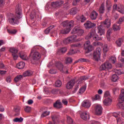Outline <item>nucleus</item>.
Returning <instances> with one entry per match:
<instances>
[{"label":"nucleus","mask_w":124,"mask_h":124,"mask_svg":"<svg viewBox=\"0 0 124 124\" xmlns=\"http://www.w3.org/2000/svg\"><path fill=\"white\" fill-rule=\"evenodd\" d=\"M21 18H22V10L18 9L17 11L16 12L15 16L10 17L8 19V22L13 26L18 25L19 24V19H21Z\"/></svg>","instance_id":"f257e3e1"},{"label":"nucleus","mask_w":124,"mask_h":124,"mask_svg":"<svg viewBox=\"0 0 124 124\" xmlns=\"http://www.w3.org/2000/svg\"><path fill=\"white\" fill-rule=\"evenodd\" d=\"M62 27H65L66 29L62 30L61 31L62 33L65 34L68 33L71 31V28L74 27V21L73 20L68 21L66 20L62 22Z\"/></svg>","instance_id":"f03ea898"},{"label":"nucleus","mask_w":124,"mask_h":124,"mask_svg":"<svg viewBox=\"0 0 124 124\" xmlns=\"http://www.w3.org/2000/svg\"><path fill=\"white\" fill-rule=\"evenodd\" d=\"M87 39H92L95 41L97 40H102V37H99V36L96 33L95 29H93L91 30L88 35L86 36Z\"/></svg>","instance_id":"7ed1b4c3"},{"label":"nucleus","mask_w":124,"mask_h":124,"mask_svg":"<svg viewBox=\"0 0 124 124\" xmlns=\"http://www.w3.org/2000/svg\"><path fill=\"white\" fill-rule=\"evenodd\" d=\"M80 40L79 39H77V36L76 35H73L64 39L63 42L64 44L66 45L67 44H69V43H73V42L80 41Z\"/></svg>","instance_id":"20e7f679"},{"label":"nucleus","mask_w":124,"mask_h":124,"mask_svg":"<svg viewBox=\"0 0 124 124\" xmlns=\"http://www.w3.org/2000/svg\"><path fill=\"white\" fill-rule=\"evenodd\" d=\"M71 33L73 34H77L78 36H81L84 34V30L82 28L77 26L73 29Z\"/></svg>","instance_id":"39448f33"},{"label":"nucleus","mask_w":124,"mask_h":124,"mask_svg":"<svg viewBox=\"0 0 124 124\" xmlns=\"http://www.w3.org/2000/svg\"><path fill=\"white\" fill-rule=\"evenodd\" d=\"M55 65L56 67L60 70L61 72H62V73L68 74V69H67V68L63 67V65L61 62H56Z\"/></svg>","instance_id":"423d86ee"},{"label":"nucleus","mask_w":124,"mask_h":124,"mask_svg":"<svg viewBox=\"0 0 124 124\" xmlns=\"http://www.w3.org/2000/svg\"><path fill=\"white\" fill-rule=\"evenodd\" d=\"M94 110L95 111V115L97 116H100L102 114V110H103V108L100 105H95L94 106Z\"/></svg>","instance_id":"0eeeda50"},{"label":"nucleus","mask_w":124,"mask_h":124,"mask_svg":"<svg viewBox=\"0 0 124 124\" xmlns=\"http://www.w3.org/2000/svg\"><path fill=\"white\" fill-rule=\"evenodd\" d=\"M112 68V64L108 62H106L102 64L99 68L100 70H107V69H111Z\"/></svg>","instance_id":"6e6552de"},{"label":"nucleus","mask_w":124,"mask_h":124,"mask_svg":"<svg viewBox=\"0 0 124 124\" xmlns=\"http://www.w3.org/2000/svg\"><path fill=\"white\" fill-rule=\"evenodd\" d=\"M113 9H116L117 11L121 13L122 14H124V5L119 4H114L113 6Z\"/></svg>","instance_id":"1a4fd4ad"},{"label":"nucleus","mask_w":124,"mask_h":124,"mask_svg":"<svg viewBox=\"0 0 124 124\" xmlns=\"http://www.w3.org/2000/svg\"><path fill=\"white\" fill-rule=\"evenodd\" d=\"M84 49L88 51L86 53H90V52H92V51L93 50V46L91 45V42H90V41H87L84 44Z\"/></svg>","instance_id":"9d476101"},{"label":"nucleus","mask_w":124,"mask_h":124,"mask_svg":"<svg viewBox=\"0 0 124 124\" xmlns=\"http://www.w3.org/2000/svg\"><path fill=\"white\" fill-rule=\"evenodd\" d=\"M9 51L10 53H12V56L13 57L14 60L16 61L18 59V55H17L18 49L15 47H10Z\"/></svg>","instance_id":"9b49d317"},{"label":"nucleus","mask_w":124,"mask_h":124,"mask_svg":"<svg viewBox=\"0 0 124 124\" xmlns=\"http://www.w3.org/2000/svg\"><path fill=\"white\" fill-rule=\"evenodd\" d=\"M105 27L102 25H100L97 27V33L101 36L105 34Z\"/></svg>","instance_id":"f8f14e48"},{"label":"nucleus","mask_w":124,"mask_h":124,"mask_svg":"<svg viewBox=\"0 0 124 124\" xmlns=\"http://www.w3.org/2000/svg\"><path fill=\"white\" fill-rule=\"evenodd\" d=\"M63 4V1L59 0L56 2H52L51 3V6L53 7V8H59L60 6H62Z\"/></svg>","instance_id":"ddd939ff"},{"label":"nucleus","mask_w":124,"mask_h":124,"mask_svg":"<svg viewBox=\"0 0 124 124\" xmlns=\"http://www.w3.org/2000/svg\"><path fill=\"white\" fill-rule=\"evenodd\" d=\"M101 25L108 29L111 27V20L109 19H106L104 21L101 22Z\"/></svg>","instance_id":"4468645a"},{"label":"nucleus","mask_w":124,"mask_h":124,"mask_svg":"<svg viewBox=\"0 0 124 124\" xmlns=\"http://www.w3.org/2000/svg\"><path fill=\"white\" fill-rule=\"evenodd\" d=\"M75 84V80L74 79L71 80L66 85V89H67L68 90H70L71 89H72L74 86Z\"/></svg>","instance_id":"2eb2a0df"},{"label":"nucleus","mask_w":124,"mask_h":124,"mask_svg":"<svg viewBox=\"0 0 124 124\" xmlns=\"http://www.w3.org/2000/svg\"><path fill=\"white\" fill-rule=\"evenodd\" d=\"M96 26V24L95 23H92L91 21H87L84 24L85 28L86 29H92V28H93V27H95Z\"/></svg>","instance_id":"dca6fc26"},{"label":"nucleus","mask_w":124,"mask_h":124,"mask_svg":"<svg viewBox=\"0 0 124 124\" xmlns=\"http://www.w3.org/2000/svg\"><path fill=\"white\" fill-rule=\"evenodd\" d=\"M81 118L84 121H87L90 119V113L87 111L83 112L81 114Z\"/></svg>","instance_id":"f3484780"},{"label":"nucleus","mask_w":124,"mask_h":124,"mask_svg":"<svg viewBox=\"0 0 124 124\" xmlns=\"http://www.w3.org/2000/svg\"><path fill=\"white\" fill-rule=\"evenodd\" d=\"M54 26H51L48 28H47L45 31V33L46 34H48L49 32H51L52 34H56V31L54 32Z\"/></svg>","instance_id":"a211bd4d"},{"label":"nucleus","mask_w":124,"mask_h":124,"mask_svg":"<svg viewBox=\"0 0 124 124\" xmlns=\"http://www.w3.org/2000/svg\"><path fill=\"white\" fill-rule=\"evenodd\" d=\"M103 103L105 106H110L112 103V98H107L104 99L103 101Z\"/></svg>","instance_id":"6ab92c4d"},{"label":"nucleus","mask_w":124,"mask_h":124,"mask_svg":"<svg viewBox=\"0 0 124 124\" xmlns=\"http://www.w3.org/2000/svg\"><path fill=\"white\" fill-rule=\"evenodd\" d=\"M98 16V14L95 11H93L90 14V18L92 20H96Z\"/></svg>","instance_id":"aec40b11"},{"label":"nucleus","mask_w":124,"mask_h":124,"mask_svg":"<svg viewBox=\"0 0 124 124\" xmlns=\"http://www.w3.org/2000/svg\"><path fill=\"white\" fill-rule=\"evenodd\" d=\"M106 7L107 8V10H110L112 8V2H111V0H106Z\"/></svg>","instance_id":"412c9836"},{"label":"nucleus","mask_w":124,"mask_h":124,"mask_svg":"<svg viewBox=\"0 0 124 124\" xmlns=\"http://www.w3.org/2000/svg\"><path fill=\"white\" fill-rule=\"evenodd\" d=\"M82 106L85 108H90L91 107V102L89 100L84 101L82 103Z\"/></svg>","instance_id":"4be33fe9"},{"label":"nucleus","mask_w":124,"mask_h":124,"mask_svg":"<svg viewBox=\"0 0 124 124\" xmlns=\"http://www.w3.org/2000/svg\"><path fill=\"white\" fill-rule=\"evenodd\" d=\"M32 59L34 61L39 60L40 59V54L38 52H35L32 56Z\"/></svg>","instance_id":"5701e85b"},{"label":"nucleus","mask_w":124,"mask_h":124,"mask_svg":"<svg viewBox=\"0 0 124 124\" xmlns=\"http://www.w3.org/2000/svg\"><path fill=\"white\" fill-rule=\"evenodd\" d=\"M66 51H67L66 47L61 48L58 50L57 52V55H62V54H64Z\"/></svg>","instance_id":"b1692460"},{"label":"nucleus","mask_w":124,"mask_h":124,"mask_svg":"<svg viewBox=\"0 0 124 124\" xmlns=\"http://www.w3.org/2000/svg\"><path fill=\"white\" fill-rule=\"evenodd\" d=\"M53 106L55 108H56L57 109H60V108H62V105L60 101H57L56 103L54 104Z\"/></svg>","instance_id":"393cba45"},{"label":"nucleus","mask_w":124,"mask_h":124,"mask_svg":"<svg viewBox=\"0 0 124 124\" xmlns=\"http://www.w3.org/2000/svg\"><path fill=\"white\" fill-rule=\"evenodd\" d=\"M119 101H124V89H122L121 91V93L119 97Z\"/></svg>","instance_id":"a878e982"},{"label":"nucleus","mask_w":124,"mask_h":124,"mask_svg":"<svg viewBox=\"0 0 124 124\" xmlns=\"http://www.w3.org/2000/svg\"><path fill=\"white\" fill-rule=\"evenodd\" d=\"M113 31H117L121 30V26H120L119 23H115L113 26Z\"/></svg>","instance_id":"bb28decb"},{"label":"nucleus","mask_w":124,"mask_h":124,"mask_svg":"<svg viewBox=\"0 0 124 124\" xmlns=\"http://www.w3.org/2000/svg\"><path fill=\"white\" fill-rule=\"evenodd\" d=\"M16 67L18 69H23L25 67V62H21L16 64Z\"/></svg>","instance_id":"cd10ccee"},{"label":"nucleus","mask_w":124,"mask_h":124,"mask_svg":"<svg viewBox=\"0 0 124 124\" xmlns=\"http://www.w3.org/2000/svg\"><path fill=\"white\" fill-rule=\"evenodd\" d=\"M31 75H32V71H31V70L27 71L25 72L24 73H23V76L24 77H27L28 76H31Z\"/></svg>","instance_id":"c85d7f7f"},{"label":"nucleus","mask_w":124,"mask_h":124,"mask_svg":"<svg viewBox=\"0 0 124 124\" xmlns=\"http://www.w3.org/2000/svg\"><path fill=\"white\" fill-rule=\"evenodd\" d=\"M93 58L94 60H95V61H96L97 62H98V61L100 60V56L96 52H94V51L93 53Z\"/></svg>","instance_id":"c756f323"},{"label":"nucleus","mask_w":124,"mask_h":124,"mask_svg":"<svg viewBox=\"0 0 124 124\" xmlns=\"http://www.w3.org/2000/svg\"><path fill=\"white\" fill-rule=\"evenodd\" d=\"M113 117L116 118L117 123H119L120 121H121V119H120V113L118 112H113Z\"/></svg>","instance_id":"7c9ffc66"},{"label":"nucleus","mask_w":124,"mask_h":124,"mask_svg":"<svg viewBox=\"0 0 124 124\" xmlns=\"http://www.w3.org/2000/svg\"><path fill=\"white\" fill-rule=\"evenodd\" d=\"M77 8H74L71 9L70 11H69V13L70 14V15H75L76 14H77Z\"/></svg>","instance_id":"2f4dec72"},{"label":"nucleus","mask_w":124,"mask_h":124,"mask_svg":"<svg viewBox=\"0 0 124 124\" xmlns=\"http://www.w3.org/2000/svg\"><path fill=\"white\" fill-rule=\"evenodd\" d=\"M123 42H124V39H123V38H120L116 41V45L118 47H121V46H122V44H123Z\"/></svg>","instance_id":"473e14b6"},{"label":"nucleus","mask_w":124,"mask_h":124,"mask_svg":"<svg viewBox=\"0 0 124 124\" xmlns=\"http://www.w3.org/2000/svg\"><path fill=\"white\" fill-rule=\"evenodd\" d=\"M105 11V5H104V3H103L101 4V7H100L99 12L101 14H103Z\"/></svg>","instance_id":"72a5a7b5"},{"label":"nucleus","mask_w":124,"mask_h":124,"mask_svg":"<svg viewBox=\"0 0 124 124\" xmlns=\"http://www.w3.org/2000/svg\"><path fill=\"white\" fill-rule=\"evenodd\" d=\"M14 123H22L24 121V119L22 117L19 118H16L13 119Z\"/></svg>","instance_id":"f704fd0d"},{"label":"nucleus","mask_w":124,"mask_h":124,"mask_svg":"<svg viewBox=\"0 0 124 124\" xmlns=\"http://www.w3.org/2000/svg\"><path fill=\"white\" fill-rule=\"evenodd\" d=\"M86 89H87V86L86 85H84L82 86L80 89H79L78 93L80 94H82V93H85V91H86Z\"/></svg>","instance_id":"c9c22d12"},{"label":"nucleus","mask_w":124,"mask_h":124,"mask_svg":"<svg viewBox=\"0 0 124 124\" xmlns=\"http://www.w3.org/2000/svg\"><path fill=\"white\" fill-rule=\"evenodd\" d=\"M22 78H23V75H18L14 78V81L16 83H17V82H19Z\"/></svg>","instance_id":"e433bc0d"},{"label":"nucleus","mask_w":124,"mask_h":124,"mask_svg":"<svg viewBox=\"0 0 124 124\" xmlns=\"http://www.w3.org/2000/svg\"><path fill=\"white\" fill-rule=\"evenodd\" d=\"M119 79V76H118V75H117L116 74H114L112 75L111 80L113 82H117V81H118Z\"/></svg>","instance_id":"4c0bfd02"},{"label":"nucleus","mask_w":124,"mask_h":124,"mask_svg":"<svg viewBox=\"0 0 124 124\" xmlns=\"http://www.w3.org/2000/svg\"><path fill=\"white\" fill-rule=\"evenodd\" d=\"M49 115H50V111H45L41 114V118H44L45 117H47V116H49Z\"/></svg>","instance_id":"58836bf2"},{"label":"nucleus","mask_w":124,"mask_h":124,"mask_svg":"<svg viewBox=\"0 0 124 124\" xmlns=\"http://www.w3.org/2000/svg\"><path fill=\"white\" fill-rule=\"evenodd\" d=\"M114 72L118 75H122V74H124V71L122 70L114 69Z\"/></svg>","instance_id":"ea45409f"},{"label":"nucleus","mask_w":124,"mask_h":124,"mask_svg":"<svg viewBox=\"0 0 124 124\" xmlns=\"http://www.w3.org/2000/svg\"><path fill=\"white\" fill-rule=\"evenodd\" d=\"M104 97H105L106 98V97H111V93L109 91H106L104 92Z\"/></svg>","instance_id":"a19ab883"},{"label":"nucleus","mask_w":124,"mask_h":124,"mask_svg":"<svg viewBox=\"0 0 124 124\" xmlns=\"http://www.w3.org/2000/svg\"><path fill=\"white\" fill-rule=\"evenodd\" d=\"M82 44L80 43H76L70 45L71 48H76V47H81Z\"/></svg>","instance_id":"79ce46f5"},{"label":"nucleus","mask_w":124,"mask_h":124,"mask_svg":"<svg viewBox=\"0 0 124 124\" xmlns=\"http://www.w3.org/2000/svg\"><path fill=\"white\" fill-rule=\"evenodd\" d=\"M95 53L99 55V56H101V54L102 53V50L100 48V47H97L96 49V50L94 51Z\"/></svg>","instance_id":"37998d69"},{"label":"nucleus","mask_w":124,"mask_h":124,"mask_svg":"<svg viewBox=\"0 0 124 124\" xmlns=\"http://www.w3.org/2000/svg\"><path fill=\"white\" fill-rule=\"evenodd\" d=\"M103 51L104 53H107V52L109 51V47H108V45H104Z\"/></svg>","instance_id":"c03bdc74"},{"label":"nucleus","mask_w":124,"mask_h":124,"mask_svg":"<svg viewBox=\"0 0 124 124\" xmlns=\"http://www.w3.org/2000/svg\"><path fill=\"white\" fill-rule=\"evenodd\" d=\"M0 68H1L2 69H5V70H7V69H8V66H5L4 65V63H0Z\"/></svg>","instance_id":"a18cd8bd"},{"label":"nucleus","mask_w":124,"mask_h":124,"mask_svg":"<svg viewBox=\"0 0 124 124\" xmlns=\"http://www.w3.org/2000/svg\"><path fill=\"white\" fill-rule=\"evenodd\" d=\"M62 86V81L60 80H58L55 83V87L57 88H60Z\"/></svg>","instance_id":"49530a36"},{"label":"nucleus","mask_w":124,"mask_h":124,"mask_svg":"<svg viewBox=\"0 0 124 124\" xmlns=\"http://www.w3.org/2000/svg\"><path fill=\"white\" fill-rule=\"evenodd\" d=\"M67 122L69 124H72V123H73V120H72L71 119V117H70V116H67Z\"/></svg>","instance_id":"de8ad7c7"},{"label":"nucleus","mask_w":124,"mask_h":124,"mask_svg":"<svg viewBox=\"0 0 124 124\" xmlns=\"http://www.w3.org/2000/svg\"><path fill=\"white\" fill-rule=\"evenodd\" d=\"M65 61H66V63H71V62H72L73 60L72 58H70V57H67L65 59Z\"/></svg>","instance_id":"09e8293b"},{"label":"nucleus","mask_w":124,"mask_h":124,"mask_svg":"<svg viewBox=\"0 0 124 124\" xmlns=\"http://www.w3.org/2000/svg\"><path fill=\"white\" fill-rule=\"evenodd\" d=\"M19 56L21 59H22V60H24V61H27V60H28V57L26 55L21 54V53H20Z\"/></svg>","instance_id":"8fccbe9b"},{"label":"nucleus","mask_w":124,"mask_h":124,"mask_svg":"<svg viewBox=\"0 0 124 124\" xmlns=\"http://www.w3.org/2000/svg\"><path fill=\"white\" fill-rule=\"evenodd\" d=\"M7 31L9 33H10L11 34H15L17 32V31L15 30H10L9 29H8Z\"/></svg>","instance_id":"3c124183"},{"label":"nucleus","mask_w":124,"mask_h":124,"mask_svg":"<svg viewBox=\"0 0 124 124\" xmlns=\"http://www.w3.org/2000/svg\"><path fill=\"white\" fill-rule=\"evenodd\" d=\"M109 61L112 62V63H115V62H117V59H116V57H111L109 59Z\"/></svg>","instance_id":"603ef678"},{"label":"nucleus","mask_w":124,"mask_h":124,"mask_svg":"<svg viewBox=\"0 0 124 124\" xmlns=\"http://www.w3.org/2000/svg\"><path fill=\"white\" fill-rule=\"evenodd\" d=\"M87 19V18L86 17L84 16L83 15H82L80 17V21L81 23H83V22H85L86 20Z\"/></svg>","instance_id":"864d4df0"},{"label":"nucleus","mask_w":124,"mask_h":124,"mask_svg":"<svg viewBox=\"0 0 124 124\" xmlns=\"http://www.w3.org/2000/svg\"><path fill=\"white\" fill-rule=\"evenodd\" d=\"M81 81H84V80H88L89 79V77L86 76H81L80 78Z\"/></svg>","instance_id":"5fc2aeb1"},{"label":"nucleus","mask_w":124,"mask_h":124,"mask_svg":"<svg viewBox=\"0 0 124 124\" xmlns=\"http://www.w3.org/2000/svg\"><path fill=\"white\" fill-rule=\"evenodd\" d=\"M117 106L120 108L121 109H123V110L124 109V103H119L118 104Z\"/></svg>","instance_id":"6e6d98bb"},{"label":"nucleus","mask_w":124,"mask_h":124,"mask_svg":"<svg viewBox=\"0 0 124 124\" xmlns=\"http://www.w3.org/2000/svg\"><path fill=\"white\" fill-rule=\"evenodd\" d=\"M58 118H59V116H57L56 114L52 116V119L54 122H55V121H57V120H58Z\"/></svg>","instance_id":"4d7b16f0"},{"label":"nucleus","mask_w":124,"mask_h":124,"mask_svg":"<svg viewBox=\"0 0 124 124\" xmlns=\"http://www.w3.org/2000/svg\"><path fill=\"white\" fill-rule=\"evenodd\" d=\"M52 93L53 94H57L59 93V90L58 89H53L51 91Z\"/></svg>","instance_id":"13d9d810"},{"label":"nucleus","mask_w":124,"mask_h":124,"mask_svg":"<svg viewBox=\"0 0 124 124\" xmlns=\"http://www.w3.org/2000/svg\"><path fill=\"white\" fill-rule=\"evenodd\" d=\"M79 62H89L88 59L85 58H81L79 59Z\"/></svg>","instance_id":"bf43d9fd"},{"label":"nucleus","mask_w":124,"mask_h":124,"mask_svg":"<svg viewBox=\"0 0 124 124\" xmlns=\"http://www.w3.org/2000/svg\"><path fill=\"white\" fill-rule=\"evenodd\" d=\"M87 124H99V122L95 121L94 120H92L91 122H89Z\"/></svg>","instance_id":"052dcab7"},{"label":"nucleus","mask_w":124,"mask_h":124,"mask_svg":"<svg viewBox=\"0 0 124 124\" xmlns=\"http://www.w3.org/2000/svg\"><path fill=\"white\" fill-rule=\"evenodd\" d=\"M62 103H63L64 105H67L68 102L67 101V100L66 99H63L62 100Z\"/></svg>","instance_id":"680f3d73"},{"label":"nucleus","mask_w":124,"mask_h":124,"mask_svg":"<svg viewBox=\"0 0 124 124\" xmlns=\"http://www.w3.org/2000/svg\"><path fill=\"white\" fill-rule=\"evenodd\" d=\"M14 111H15V112H16V113H17V114H19L20 107L15 108L14 109Z\"/></svg>","instance_id":"e2e57ef3"},{"label":"nucleus","mask_w":124,"mask_h":124,"mask_svg":"<svg viewBox=\"0 0 124 124\" xmlns=\"http://www.w3.org/2000/svg\"><path fill=\"white\" fill-rule=\"evenodd\" d=\"M31 107H26V108H25V111L27 113H29V112H31Z\"/></svg>","instance_id":"0e129e2a"},{"label":"nucleus","mask_w":124,"mask_h":124,"mask_svg":"<svg viewBox=\"0 0 124 124\" xmlns=\"http://www.w3.org/2000/svg\"><path fill=\"white\" fill-rule=\"evenodd\" d=\"M123 22H124V17L122 16L120 18L119 20L118 21V24H122Z\"/></svg>","instance_id":"69168bd1"},{"label":"nucleus","mask_w":124,"mask_h":124,"mask_svg":"<svg viewBox=\"0 0 124 124\" xmlns=\"http://www.w3.org/2000/svg\"><path fill=\"white\" fill-rule=\"evenodd\" d=\"M111 33H112V29H109L108 30L107 32V35L110 36V35H111Z\"/></svg>","instance_id":"338daca9"},{"label":"nucleus","mask_w":124,"mask_h":124,"mask_svg":"<svg viewBox=\"0 0 124 124\" xmlns=\"http://www.w3.org/2000/svg\"><path fill=\"white\" fill-rule=\"evenodd\" d=\"M3 5H4L3 0H0V8L3 7Z\"/></svg>","instance_id":"774afa93"}]
</instances>
